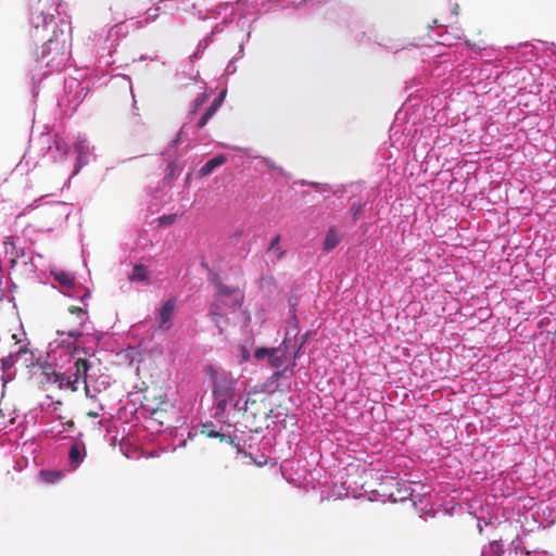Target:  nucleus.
I'll use <instances>...</instances> for the list:
<instances>
[{"label": "nucleus", "mask_w": 556, "mask_h": 556, "mask_svg": "<svg viewBox=\"0 0 556 556\" xmlns=\"http://www.w3.org/2000/svg\"><path fill=\"white\" fill-rule=\"evenodd\" d=\"M60 337L66 336L67 339L56 340V346L64 352L68 358V366L63 369V365L56 362V351H51L48 357L52 362H45L40 364L41 368V382L56 384L61 390L77 391L80 380L85 384V392L87 397H96L98 393L105 390L110 382L108 376H97L93 371L92 363L80 354H88L85 349H79L77 345L78 339L83 336V330L79 328L71 329L68 331L58 330ZM62 357V354H60Z\"/></svg>", "instance_id": "nucleus-1"}, {"label": "nucleus", "mask_w": 556, "mask_h": 556, "mask_svg": "<svg viewBox=\"0 0 556 556\" xmlns=\"http://www.w3.org/2000/svg\"><path fill=\"white\" fill-rule=\"evenodd\" d=\"M31 37L38 38L41 33H51L36 55L35 65L30 70L31 93L37 97L39 84L55 71L64 68L71 54V23L63 17L55 21L54 16L43 10L31 12Z\"/></svg>", "instance_id": "nucleus-2"}, {"label": "nucleus", "mask_w": 556, "mask_h": 556, "mask_svg": "<svg viewBox=\"0 0 556 556\" xmlns=\"http://www.w3.org/2000/svg\"><path fill=\"white\" fill-rule=\"evenodd\" d=\"M225 13L222 22L217 23L211 30V36H216L224 31L230 25L240 33L238 38H243V41H250L256 16L243 9L240 1L236 3L223 2L215 8L206 10L205 14L199 11L200 20L216 18Z\"/></svg>", "instance_id": "nucleus-3"}, {"label": "nucleus", "mask_w": 556, "mask_h": 556, "mask_svg": "<svg viewBox=\"0 0 556 556\" xmlns=\"http://www.w3.org/2000/svg\"><path fill=\"white\" fill-rule=\"evenodd\" d=\"M379 45L395 54H401L405 51H408L413 53L414 58L420 56L422 62L427 63V65L422 67V71L427 74L429 80L434 78H442L447 73H452L453 71V63L450 60V55L445 51L429 53L427 51H421V48H419L418 45H412L410 48L393 42L390 46L383 43ZM451 75L453 76V74Z\"/></svg>", "instance_id": "nucleus-4"}, {"label": "nucleus", "mask_w": 556, "mask_h": 556, "mask_svg": "<svg viewBox=\"0 0 556 556\" xmlns=\"http://www.w3.org/2000/svg\"><path fill=\"white\" fill-rule=\"evenodd\" d=\"M124 28L127 26L124 23L115 24L110 29H101L94 31L88 37V46H91L92 53L94 54L98 67H108L115 61L113 60V52H115V42L118 40L121 34H124Z\"/></svg>", "instance_id": "nucleus-5"}, {"label": "nucleus", "mask_w": 556, "mask_h": 556, "mask_svg": "<svg viewBox=\"0 0 556 556\" xmlns=\"http://www.w3.org/2000/svg\"><path fill=\"white\" fill-rule=\"evenodd\" d=\"M237 380L231 376L214 375L212 379V393L214 397V417L223 418L225 416L228 404L231 402L237 391Z\"/></svg>", "instance_id": "nucleus-6"}, {"label": "nucleus", "mask_w": 556, "mask_h": 556, "mask_svg": "<svg viewBox=\"0 0 556 556\" xmlns=\"http://www.w3.org/2000/svg\"><path fill=\"white\" fill-rule=\"evenodd\" d=\"M429 38L433 41V45H425L420 47L421 51L437 53L440 51L446 52V49L456 45L462 36L458 29L452 28L451 31L444 26H438L435 29L432 28L430 30Z\"/></svg>", "instance_id": "nucleus-7"}, {"label": "nucleus", "mask_w": 556, "mask_h": 556, "mask_svg": "<svg viewBox=\"0 0 556 556\" xmlns=\"http://www.w3.org/2000/svg\"><path fill=\"white\" fill-rule=\"evenodd\" d=\"M65 445L67 446L66 467L70 471H75L87 457V448L83 440V433L79 432L75 437L67 438Z\"/></svg>", "instance_id": "nucleus-8"}, {"label": "nucleus", "mask_w": 556, "mask_h": 556, "mask_svg": "<svg viewBox=\"0 0 556 556\" xmlns=\"http://www.w3.org/2000/svg\"><path fill=\"white\" fill-rule=\"evenodd\" d=\"M302 186H311L315 188L316 191L320 193L325 192H331L332 195L342 198L344 194H350V197H355L358 193H362L363 191V182L356 181L351 182L348 185H338V186H329V185H321L318 182H307L303 180L301 182Z\"/></svg>", "instance_id": "nucleus-9"}, {"label": "nucleus", "mask_w": 556, "mask_h": 556, "mask_svg": "<svg viewBox=\"0 0 556 556\" xmlns=\"http://www.w3.org/2000/svg\"><path fill=\"white\" fill-rule=\"evenodd\" d=\"M74 152L76 154L74 170L72 176L77 175L93 156V148L90 146L85 135H78L73 142Z\"/></svg>", "instance_id": "nucleus-10"}, {"label": "nucleus", "mask_w": 556, "mask_h": 556, "mask_svg": "<svg viewBox=\"0 0 556 556\" xmlns=\"http://www.w3.org/2000/svg\"><path fill=\"white\" fill-rule=\"evenodd\" d=\"M327 18L350 28L356 40L361 41L364 39L365 31L359 29L361 22L356 20L349 10L339 8L338 12L327 13Z\"/></svg>", "instance_id": "nucleus-11"}, {"label": "nucleus", "mask_w": 556, "mask_h": 556, "mask_svg": "<svg viewBox=\"0 0 556 556\" xmlns=\"http://www.w3.org/2000/svg\"><path fill=\"white\" fill-rule=\"evenodd\" d=\"M53 277L61 287L66 289V295L81 301L90 296L89 290L76 287L75 277L71 273L59 270L53 273Z\"/></svg>", "instance_id": "nucleus-12"}, {"label": "nucleus", "mask_w": 556, "mask_h": 556, "mask_svg": "<svg viewBox=\"0 0 556 556\" xmlns=\"http://www.w3.org/2000/svg\"><path fill=\"white\" fill-rule=\"evenodd\" d=\"M414 485H418L417 482H396V488L389 494V500L391 502H404L406 500H412L413 505L417 507L418 503H422L426 494H417L415 495Z\"/></svg>", "instance_id": "nucleus-13"}, {"label": "nucleus", "mask_w": 556, "mask_h": 556, "mask_svg": "<svg viewBox=\"0 0 556 556\" xmlns=\"http://www.w3.org/2000/svg\"><path fill=\"white\" fill-rule=\"evenodd\" d=\"M27 354H30V359L34 358L33 352H29L26 346H21L16 352L10 353L8 356L1 358V379L3 384H7L14 379L15 371L13 370V367L15 362L17 358L26 356Z\"/></svg>", "instance_id": "nucleus-14"}, {"label": "nucleus", "mask_w": 556, "mask_h": 556, "mask_svg": "<svg viewBox=\"0 0 556 556\" xmlns=\"http://www.w3.org/2000/svg\"><path fill=\"white\" fill-rule=\"evenodd\" d=\"M177 305V298L170 296L162 302L160 308L156 311L159 320V329L168 331L173 328V317Z\"/></svg>", "instance_id": "nucleus-15"}, {"label": "nucleus", "mask_w": 556, "mask_h": 556, "mask_svg": "<svg viewBox=\"0 0 556 556\" xmlns=\"http://www.w3.org/2000/svg\"><path fill=\"white\" fill-rule=\"evenodd\" d=\"M532 517L540 527H551L556 522V502L538 504Z\"/></svg>", "instance_id": "nucleus-16"}, {"label": "nucleus", "mask_w": 556, "mask_h": 556, "mask_svg": "<svg viewBox=\"0 0 556 556\" xmlns=\"http://www.w3.org/2000/svg\"><path fill=\"white\" fill-rule=\"evenodd\" d=\"M70 152V143L59 134L53 135L48 146V156L53 162H62Z\"/></svg>", "instance_id": "nucleus-17"}, {"label": "nucleus", "mask_w": 556, "mask_h": 556, "mask_svg": "<svg viewBox=\"0 0 556 556\" xmlns=\"http://www.w3.org/2000/svg\"><path fill=\"white\" fill-rule=\"evenodd\" d=\"M343 239V232H341L336 225H330L325 233L321 242V250L324 253H329L334 250Z\"/></svg>", "instance_id": "nucleus-18"}, {"label": "nucleus", "mask_w": 556, "mask_h": 556, "mask_svg": "<svg viewBox=\"0 0 556 556\" xmlns=\"http://www.w3.org/2000/svg\"><path fill=\"white\" fill-rule=\"evenodd\" d=\"M220 430H222V428H217L216 425H214L213 422H205V424H202V426H201L202 434L206 435L207 438H213V439L219 438L220 441H227L231 445L239 448V444H237L235 442L236 437L232 438L230 434L222 433Z\"/></svg>", "instance_id": "nucleus-19"}, {"label": "nucleus", "mask_w": 556, "mask_h": 556, "mask_svg": "<svg viewBox=\"0 0 556 556\" xmlns=\"http://www.w3.org/2000/svg\"><path fill=\"white\" fill-rule=\"evenodd\" d=\"M215 286H216V289H217V296H219V298H223V296L227 298V296L235 295V299H233V302H232L231 306L232 307L241 306L242 301H243V294L240 293L239 288L227 286V285L223 283L222 281H217L215 283Z\"/></svg>", "instance_id": "nucleus-20"}, {"label": "nucleus", "mask_w": 556, "mask_h": 556, "mask_svg": "<svg viewBox=\"0 0 556 556\" xmlns=\"http://www.w3.org/2000/svg\"><path fill=\"white\" fill-rule=\"evenodd\" d=\"M149 268L141 263H136L132 266L131 273L128 274V280L136 283H150Z\"/></svg>", "instance_id": "nucleus-21"}, {"label": "nucleus", "mask_w": 556, "mask_h": 556, "mask_svg": "<svg viewBox=\"0 0 556 556\" xmlns=\"http://www.w3.org/2000/svg\"><path fill=\"white\" fill-rule=\"evenodd\" d=\"M215 114H216L215 111H213L212 109L207 108L205 110V112L197 121V123L194 125V128H197L198 130L202 129ZM190 128H193V126L190 125V124H184L181 129H180V131L178 132L177 137L173 140V143H177L180 140V136L184 132H187Z\"/></svg>", "instance_id": "nucleus-22"}, {"label": "nucleus", "mask_w": 556, "mask_h": 556, "mask_svg": "<svg viewBox=\"0 0 556 556\" xmlns=\"http://www.w3.org/2000/svg\"><path fill=\"white\" fill-rule=\"evenodd\" d=\"M215 114H216L215 111H213L212 109L207 108L205 110V112L197 121V123L194 125V128H197L198 130L202 129ZM190 128H193V126L190 125V124H184L181 129H180V131L178 132L177 137L173 140V143H177L180 140V136L184 132H187Z\"/></svg>", "instance_id": "nucleus-23"}, {"label": "nucleus", "mask_w": 556, "mask_h": 556, "mask_svg": "<svg viewBox=\"0 0 556 556\" xmlns=\"http://www.w3.org/2000/svg\"><path fill=\"white\" fill-rule=\"evenodd\" d=\"M160 15V7L150 8L146 12V18L143 21L135 20V18H128L124 24L127 26V28L130 26L132 28H141L144 25L154 22Z\"/></svg>", "instance_id": "nucleus-24"}, {"label": "nucleus", "mask_w": 556, "mask_h": 556, "mask_svg": "<svg viewBox=\"0 0 556 556\" xmlns=\"http://www.w3.org/2000/svg\"><path fill=\"white\" fill-rule=\"evenodd\" d=\"M227 161V157L223 154H217L211 157L207 162H205L202 167L198 172V176L200 178L205 177L212 174L217 167L224 165Z\"/></svg>", "instance_id": "nucleus-25"}, {"label": "nucleus", "mask_w": 556, "mask_h": 556, "mask_svg": "<svg viewBox=\"0 0 556 556\" xmlns=\"http://www.w3.org/2000/svg\"><path fill=\"white\" fill-rule=\"evenodd\" d=\"M430 85L427 74L422 71V74L412 77L406 81L405 89L410 91V94L415 91H422Z\"/></svg>", "instance_id": "nucleus-26"}, {"label": "nucleus", "mask_w": 556, "mask_h": 556, "mask_svg": "<svg viewBox=\"0 0 556 556\" xmlns=\"http://www.w3.org/2000/svg\"><path fill=\"white\" fill-rule=\"evenodd\" d=\"M280 240H281L280 235L274 236L270 239V242H269L267 251H266L268 254L274 255V257L271 258V261L274 263L279 262L280 260H282L286 256V250L281 249V247L279 245Z\"/></svg>", "instance_id": "nucleus-27"}, {"label": "nucleus", "mask_w": 556, "mask_h": 556, "mask_svg": "<svg viewBox=\"0 0 556 556\" xmlns=\"http://www.w3.org/2000/svg\"><path fill=\"white\" fill-rule=\"evenodd\" d=\"M349 202L351 205L349 207V213L351 214L352 222L356 223L359 218L363 217L364 212L366 211L365 203L362 202L361 199H355V197H349Z\"/></svg>", "instance_id": "nucleus-28"}, {"label": "nucleus", "mask_w": 556, "mask_h": 556, "mask_svg": "<svg viewBox=\"0 0 556 556\" xmlns=\"http://www.w3.org/2000/svg\"><path fill=\"white\" fill-rule=\"evenodd\" d=\"M249 404V397L242 395L238 390L233 394L231 402L228 404V407H231L236 412H247Z\"/></svg>", "instance_id": "nucleus-29"}, {"label": "nucleus", "mask_w": 556, "mask_h": 556, "mask_svg": "<svg viewBox=\"0 0 556 556\" xmlns=\"http://www.w3.org/2000/svg\"><path fill=\"white\" fill-rule=\"evenodd\" d=\"M286 376V370L278 369L270 377H268L264 383V388L269 393H274L278 390V381Z\"/></svg>", "instance_id": "nucleus-30"}, {"label": "nucleus", "mask_w": 556, "mask_h": 556, "mask_svg": "<svg viewBox=\"0 0 556 556\" xmlns=\"http://www.w3.org/2000/svg\"><path fill=\"white\" fill-rule=\"evenodd\" d=\"M181 172V166L177 160H170L165 169L164 180L170 182L175 180Z\"/></svg>", "instance_id": "nucleus-31"}, {"label": "nucleus", "mask_w": 556, "mask_h": 556, "mask_svg": "<svg viewBox=\"0 0 556 556\" xmlns=\"http://www.w3.org/2000/svg\"><path fill=\"white\" fill-rule=\"evenodd\" d=\"M504 552L502 541L494 540L491 541L488 546L483 547L481 556H485V554H489L490 556H503Z\"/></svg>", "instance_id": "nucleus-32"}, {"label": "nucleus", "mask_w": 556, "mask_h": 556, "mask_svg": "<svg viewBox=\"0 0 556 556\" xmlns=\"http://www.w3.org/2000/svg\"><path fill=\"white\" fill-rule=\"evenodd\" d=\"M39 473L42 481L51 484L59 482L63 477V472L60 470H40Z\"/></svg>", "instance_id": "nucleus-33"}, {"label": "nucleus", "mask_w": 556, "mask_h": 556, "mask_svg": "<svg viewBox=\"0 0 556 556\" xmlns=\"http://www.w3.org/2000/svg\"><path fill=\"white\" fill-rule=\"evenodd\" d=\"M213 37L214 36H211V33L208 35H206L202 40L199 41L198 46H197V49L195 51L193 52V54L190 56L191 60H194V59H199L201 58V55L203 54V52L208 48V46L212 43L213 41Z\"/></svg>", "instance_id": "nucleus-34"}, {"label": "nucleus", "mask_w": 556, "mask_h": 556, "mask_svg": "<svg viewBox=\"0 0 556 556\" xmlns=\"http://www.w3.org/2000/svg\"><path fill=\"white\" fill-rule=\"evenodd\" d=\"M271 350H274V348H271ZM280 349H275V352H269L268 354V364L273 367V368H277L279 369L282 365H283V362L286 359V356H283V354L279 353Z\"/></svg>", "instance_id": "nucleus-35"}, {"label": "nucleus", "mask_w": 556, "mask_h": 556, "mask_svg": "<svg viewBox=\"0 0 556 556\" xmlns=\"http://www.w3.org/2000/svg\"><path fill=\"white\" fill-rule=\"evenodd\" d=\"M496 519H497L496 517L492 516L489 513L486 515L477 516V528H478L479 533L480 534L482 533L483 526L493 525L494 520H496Z\"/></svg>", "instance_id": "nucleus-36"}, {"label": "nucleus", "mask_w": 556, "mask_h": 556, "mask_svg": "<svg viewBox=\"0 0 556 556\" xmlns=\"http://www.w3.org/2000/svg\"><path fill=\"white\" fill-rule=\"evenodd\" d=\"M379 194L380 192L376 188H370V190L366 191V193L359 199L365 203L366 207H371Z\"/></svg>", "instance_id": "nucleus-37"}, {"label": "nucleus", "mask_w": 556, "mask_h": 556, "mask_svg": "<svg viewBox=\"0 0 556 556\" xmlns=\"http://www.w3.org/2000/svg\"><path fill=\"white\" fill-rule=\"evenodd\" d=\"M288 325L293 330H298L299 319H298V316H296L295 304H292L291 302H290V316H289V319H288Z\"/></svg>", "instance_id": "nucleus-38"}, {"label": "nucleus", "mask_w": 556, "mask_h": 556, "mask_svg": "<svg viewBox=\"0 0 556 556\" xmlns=\"http://www.w3.org/2000/svg\"><path fill=\"white\" fill-rule=\"evenodd\" d=\"M207 94H199L191 103L190 114H194L206 101Z\"/></svg>", "instance_id": "nucleus-39"}, {"label": "nucleus", "mask_w": 556, "mask_h": 556, "mask_svg": "<svg viewBox=\"0 0 556 556\" xmlns=\"http://www.w3.org/2000/svg\"><path fill=\"white\" fill-rule=\"evenodd\" d=\"M269 352H275V350H271V348L267 346H258L254 350V357L258 361L268 358Z\"/></svg>", "instance_id": "nucleus-40"}, {"label": "nucleus", "mask_w": 556, "mask_h": 556, "mask_svg": "<svg viewBox=\"0 0 556 556\" xmlns=\"http://www.w3.org/2000/svg\"><path fill=\"white\" fill-rule=\"evenodd\" d=\"M238 39H239L238 51L232 56V59H235V61H239V60L243 59V56L245 54V45L249 42V41H243V38H238Z\"/></svg>", "instance_id": "nucleus-41"}, {"label": "nucleus", "mask_w": 556, "mask_h": 556, "mask_svg": "<svg viewBox=\"0 0 556 556\" xmlns=\"http://www.w3.org/2000/svg\"><path fill=\"white\" fill-rule=\"evenodd\" d=\"M177 215L176 214H164L159 218L161 226H169L175 223Z\"/></svg>", "instance_id": "nucleus-42"}, {"label": "nucleus", "mask_w": 556, "mask_h": 556, "mask_svg": "<svg viewBox=\"0 0 556 556\" xmlns=\"http://www.w3.org/2000/svg\"><path fill=\"white\" fill-rule=\"evenodd\" d=\"M288 341H289V331L286 332V336H285V339L282 340V342L278 346L274 348V349H280L279 353L283 354V356H286V357L289 352Z\"/></svg>", "instance_id": "nucleus-43"}, {"label": "nucleus", "mask_w": 556, "mask_h": 556, "mask_svg": "<svg viewBox=\"0 0 556 556\" xmlns=\"http://www.w3.org/2000/svg\"><path fill=\"white\" fill-rule=\"evenodd\" d=\"M70 313L76 314L80 320V324H83L84 320L87 318V311H85L81 307H70Z\"/></svg>", "instance_id": "nucleus-44"}, {"label": "nucleus", "mask_w": 556, "mask_h": 556, "mask_svg": "<svg viewBox=\"0 0 556 556\" xmlns=\"http://www.w3.org/2000/svg\"><path fill=\"white\" fill-rule=\"evenodd\" d=\"M237 62L238 61H235V59H231L228 62V64H227V66L225 68V75L230 76V75H233L237 72V65H236Z\"/></svg>", "instance_id": "nucleus-45"}, {"label": "nucleus", "mask_w": 556, "mask_h": 556, "mask_svg": "<svg viewBox=\"0 0 556 556\" xmlns=\"http://www.w3.org/2000/svg\"><path fill=\"white\" fill-rule=\"evenodd\" d=\"M240 358L241 362H248L251 358V353L248 346L241 345L240 346Z\"/></svg>", "instance_id": "nucleus-46"}, {"label": "nucleus", "mask_w": 556, "mask_h": 556, "mask_svg": "<svg viewBox=\"0 0 556 556\" xmlns=\"http://www.w3.org/2000/svg\"><path fill=\"white\" fill-rule=\"evenodd\" d=\"M264 163L266 164V166L270 169H275L277 172H279L280 174H285L283 173V169L281 167H278L276 166V164L274 163V161H271L270 159H264Z\"/></svg>", "instance_id": "nucleus-47"}, {"label": "nucleus", "mask_w": 556, "mask_h": 556, "mask_svg": "<svg viewBox=\"0 0 556 556\" xmlns=\"http://www.w3.org/2000/svg\"><path fill=\"white\" fill-rule=\"evenodd\" d=\"M342 486H343L344 492H341V491L336 492V491L333 490V491H332V492H333V494H334V495H337L338 497L349 496V495L351 494V493H350L351 485H348V486H346V482H344V483L342 484Z\"/></svg>", "instance_id": "nucleus-48"}, {"label": "nucleus", "mask_w": 556, "mask_h": 556, "mask_svg": "<svg viewBox=\"0 0 556 556\" xmlns=\"http://www.w3.org/2000/svg\"><path fill=\"white\" fill-rule=\"evenodd\" d=\"M295 366H296V361L292 359V362L289 365L285 366L281 370H286V375L289 374V376H292L294 372Z\"/></svg>", "instance_id": "nucleus-49"}, {"label": "nucleus", "mask_w": 556, "mask_h": 556, "mask_svg": "<svg viewBox=\"0 0 556 556\" xmlns=\"http://www.w3.org/2000/svg\"><path fill=\"white\" fill-rule=\"evenodd\" d=\"M210 314H211L212 319L214 321L217 320V317H222V314L219 313V307L218 306L212 307L211 311H210Z\"/></svg>", "instance_id": "nucleus-50"}, {"label": "nucleus", "mask_w": 556, "mask_h": 556, "mask_svg": "<svg viewBox=\"0 0 556 556\" xmlns=\"http://www.w3.org/2000/svg\"><path fill=\"white\" fill-rule=\"evenodd\" d=\"M304 346V340H302L298 345H296V349L293 353V361H296L300 356V352L302 350V348Z\"/></svg>", "instance_id": "nucleus-51"}, {"label": "nucleus", "mask_w": 556, "mask_h": 556, "mask_svg": "<svg viewBox=\"0 0 556 556\" xmlns=\"http://www.w3.org/2000/svg\"><path fill=\"white\" fill-rule=\"evenodd\" d=\"M226 94H227V91L226 90H222L214 100H216V101H218L219 103L223 104V102H224V100L226 98Z\"/></svg>", "instance_id": "nucleus-52"}, {"label": "nucleus", "mask_w": 556, "mask_h": 556, "mask_svg": "<svg viewBox=\"0 0 556 556\" xmlns=\"http://www.w3.org/2000/svg\"><path fill=\"white\" fill-rule=\"evenodd\" d=\"M220 106H222V103H219L216 100H213V102L210 104L208 108L212 109L213 111L217 112Z\"/></svg>", "instance_id": "nucleus-53"}, {"label": "nucleus", "mask_w": 556, "mask_h": 556, "mask_svg": "<svg viewBox=\"0 0 556 556\" xmlns=\"http://www.w3.org/2000/svg\"><path fill=\"white\" fill-rule=\"evenodd\" d=\"M463 67H464V70L460 71V73H463V72H470V73H472V63L464 64Z\"/></svg>", "instance_id": "nucleus-54"}, {"label": "nucleus", "mask_w": 556, "mask_h": 556, "mask_svg": "<svg viewBox=\"0 0 556 556\" xmlns=\"http://www.w3.org/2000/svg\"><path fill=\"white\" fill-rule=\"evenodd\" d=\"M548 46V49H551L552 54L556 56V45L555 43H546Z\"/></svg>", "instance_id": "nucleus-55"}, {"label": "nucleus", "mask_w": 556, "mask_h": 556, "mask_svg": "<svg viewBox=\"0 0 556 556\" xmlns=\"http://www.w3.org/2000/svg\"><path fill=\"white\" fill-rule=\"evenodd\" d=\"M129 89H130V92H131V96H132V100H134V104H132V106H134V109H137V106H136V104H137V100L135 99V94H134V92H132V87H131V84H130V83H129Z\"/></svg>", "instance_id": "nucleus-56"}, {"label": "nucleus", "mask_w": 556, "mask_h": 556, "mask_svg": "<svg viewBox=\"0 0 556 556\" xmlns=\"http://www.w3.org/2000/svg\"><path fill=\"white\" fill-rule=\"evenodd\" d=\"M309 334L308 332L304 333L302 337H301V341L304 340V344L306 343L307 339H308Z\"/></svg>", "instance_id": "nucleus-57"}, {"label": "nucleus", "mask_w": 556, "mask_h": 556, "mask_svg": "<svg viewBox=\"0 0 556 556\" xmlns=\"http://www.w3.org/2000/svg\"><path fill=\"white\" fill-rule=\"evenodd\" d=\"M190 177H191V172H189L186 176V182H188L190 180Z\"/></svg>", "instance_id": "nucleus-58"}, {"label": "nucleus", "mask_w": 556, "mask_h": 556, "mask_svg": "<svg viewBox=\"0 0 556 556\" xmlns=\"http://www.w3.org/2000/svg\"><path fill=\"white\" fill-rule=\"evenodd\" d=\"M427 516L434 517V514H431L430 511L425 513Z\"/></svg>", "instance_id": "nucleus-59"}, {"label": "nucleus", "mask_w": 556, "mask_h": 556, "mask_svg": "<svg viewBox=\"0 0 556 556\" xmlns=\"http://www.w3.org/2000/svg\"><path fill=\"white\" fill-rule=\"evenodd\" d=\"M146 59H147V58H146L144 55H141V56L139 58V61H143V60H146Z\"/></svg>", "instance_id": "nucleus-60"}, {"label": "nucleus", "mask_w": 556, "mask_h": 556, "mask_svg": "<svg viewBox=\"0 0 556 556\" xmlns=\"http://www.w3.org/2000/svg\"><path fill=\"white\" fill-rule=\"evenodd\" d=\"M0 418H4V414L2 413L1 409H0Z\"/></svg>", "instance_id": "nucleus-61"}, {"label": "nucleus", "mask_w": 556, "mask_h": 556, "mask_svg": "<svg viewBox=\"0 0 556 556\" xmlns=\"http://www.w3.org/2000/svg\"><path fill=\"white\" fill-rule=\"evenodd\" d=\"M264 2L269 3V2H274V0H264ZM275 2H277V1L275 0Z\"/></svg>", "instance_id": "nucleus-62"}]
</instances>
